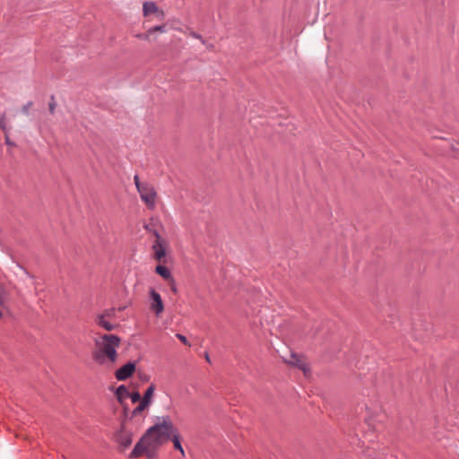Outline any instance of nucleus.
<instances>
[{"instance_id":"nucleus-10","label":"nucleus","mask_w":459,"mask_h":459,"mask_svg":"<svg viewBox=\"0 0 459 459\" xmlns=\"http://www.w3.org/2000/svg\"><path fill=\"white\" fill-rule=\"evenodd\" d=\"M117 442L124 447H128L133 442L132 434L126 430H121L117 436Z\"/></svg>"},{"instance_id":"nucleus-18","label":"nucleus","mask_w":459,"mask_h":459,"mask_svg":"<svg viewBox=\"0 0 459 459\" xmlns=\"http://www.w3.org/2000/svg\"><path fill=\"white\" fill-rule=\"evenodd\" d=\"M133 403H141L142 397L138 392H132L129 394V397Z\"/></svg>"},{"instance_id":"nucleus-16","label":"nucleus","mask_w":459,"mask_h":459,"mask_svg":"<svg viewBox=\"0 0 459 459\" xmlns=\"http://www.w3.org/2000/svg\"><path fill=\"white\" fill-rule=\"evenodd\" d=\"M117 309L115 307L104 309L101 313L97 316H103L104 318L113 320L116 318Z\"/></svg>"},{"instance_id":"nucleus-21","label":"nucleus","mask_w":459,"mask_h":459,"mask_svg":"<svg viewBox=\"0 0 459 459\" xmlns=\"http://www.w3.org/2000/svg\"><path fill=\"white\" fill-rule=\"evenodd\" d=\"M166 30H165V25H160V26H155L152 29H150V32H154V31H160V32H164Z\"/></svg>"},{"instance_id":"nucleus-11","label":"nucleus","mask_w":459,"mask_h":459,"mask_svg":"<svg viewBox=\"0 0 459 459\" xmlns=\"http://www.w3.org/2000/svg\"><path fill=\"white\" fill-rule=\"evenodd\" d=\"M288 362L302 369L305 374L308 371L307 364L295 354H291L290 359Z\"/></svg>"},{"instance_id":"nucleus-25","label":"nucleus","mask_w":459,"mask_h":459,"mask_svg":"<svg viewBox=\"0 0 459 459\" xmlns=\"http://www.w3.org/2000/svg\"><path fill=\"white\" fill-rule=\"evenodd\" d=\"M32 106V102L31 101H29L27 104H25L23 107H22V112L24 114H28L29 113V109L30 108V107Z\"/></svg>"},{"instance_id":"nucleus-26","label":"nucleus","mask_w":459,"mask_h":459,"mask_svg":"<svg viewBox=\"0 0 459 459\" xmlns=\"http://www.w3.org/2000/svg\"><path fill=\"white\" fill-rule=\"evenodd\" d=\"M5 143L9 145H13V143H11V140L9 139L8 135L5 136Z\"/></svg>"},{"instance_id":"nucleus-9","label":"nucleus","mask_w":459,"mask_h":459,"mask_svg":"<svg viewBox=\"0 0 459 459\" xmlns=\"http://www.w3.org/2000/svg\"><path fill=\"white\" fill-rule=\"evenodd\" d=\"M8 300V293L3 287L0 286V318L9 312Z\"/></svg>"},{"instance_id":"nucleus-20","label":"nucleus","mask_w":459,"mask_h":459,"mask_svg":"<svg viewBox=\"0 0 459 459\" xmlns=\"http://www.w3.org/2000/svg\"><path fill=\"white\" fill-rule=\"evenodd\" d=\"M134 184H135V186L137 189H138V186H145L148 184V183H141L140 178L138 175H134Z\"/></svg>"},{"instance_id":"nucleus-2","label":"nucleus","mask_w":459,"mask_h":459,"mask_svg":"<svg viewBox=\"0 0 459 459\" xmlns=\"http://www.w3.org/2000/svg\"><path fill=\"white\" fill-rule=\"evenodd\" d=\"M121 343L119 336L111 333L100 335L95 342L93 359L99 365L113 366L117 359V349Z\"/></svg>"},{"instance_id":"nucleus-23","label":"nucleus","mask_w":459,"mask_h":459,"mask_svg":"<svg viewBox=\"0 0 459 459\" xmlns=\"http://www.w3.org/2000/svg\"><path fill=\"white\" fill-rule=\"evenodd\" d=\"M176 337L178 339H179L184 344L188 345L187 339H186V337L185 335H183L181 333H177Z\"/></svg>"},{"instance_id":"nucleus-13","label":"nucleus","mask_w":459,"mask_h":459,"mask_svg":"<svg viewBox=\"0 0 459 459\" xmlns=\"http://www.w3.org/2000/svg\"><path fill=\"white\" fill-rule=\"evenodd\" d=\"M130 392L126 385H122L117 388L116 395L117 400L122 403L124 400L129 397Z\"/></svg>"},{"instance_id":"nucleus-24","label":"nucleus","mask_w":459,"mask_h":459,"mask_svg":"<svg viewBox=\"0 0 459 459\" xmlns=\"http://www.w3.org/2000/svg\"><path fill=\"white\" fill-rule=\"evenodd\" d=\"M51 100H52V101L49 103V111L51 114H54L55 108H56V102H55L53 96H52Z\"/></svg>"},{"instance_id":"nucleus-4","label":"nucleus","mask_w":459,"mask_h":459,"mask_svg":"<svg viewBox=\"0 0 459 459\" xmlns=\"http://www.w3.org/2000/svg\"><path fill=\"white\" fill-rule=\"evenodd\" d=\"M153 234L156 237L155 242L152 245L153 257L159 262H164L167 254V244L158 231L154 230Z\"/></svg>"},{"instance_id":"nucleus-15","label":"nucleus","mask_w":459,"mask_h":459,"mask_svg":"<svg viewBox=\"0 0 459 459\" xmlns=\"http://www.w3.org/2000/svg\"><path fill=\"white\" fill-rule=\"evenodd\" d=\"M154 390H155L154 385H151L146 389V391H145V393H144L141 402H143V403H145L146 405L149 406V404L151 403L152 397L153 395Z\"/></svg>"},{"instance_id":"nucleus-7","label":"nucleus","mask_w":459,"mask_h":459,"mask_svg":"<svg viewBox=\"0 0 459 459\" xmlns=\"http://www.w3.org/2000/svg\"><path fill=\"white\" fill-rule=\"evenodd\" d=\"M143 13L144 16H148L150 14H156L160 19H163L165 16V13L162 10H160L156 3L154 2H145L143 5Z\"/></svg>"},{"instance_id":"nucleus-3","label":"nucleus","mask_w":459,"mask_h":459,"mask_svg":"<svg viewBox=\"0 0 459 459\" xmlns=\"http://www.w3.org/2000/svg\"><path fill=\"white\" fill-rule=\"evenodd\" d=\"M138 193L142 201L151 210H153L156 206L157 193L154 187L149 184L145 186H138Z\"/></svg>"},{"instance_id":"nucleus-6","label":"nucleus","mask_w":459,"mask_h":459,"mask_svg":"<svg viewBox=\"0 0 459 459\" xmlns=\"http://www.w3.org/2000/svg\"><path fill=\"white\" fill-rule=\"evenodd\" d=\"M134 371L135 363L129 361L121 368H119L118 369H117L115 376L117 380L123 381L130 377Z\"/></svg>"},{"instance_id":"nucleus-17","label":"nucleus","mask_w":459,"mask_h":459,"mask_svg":"<svg viewBox=\"0 0 459 459\" xmlns=\"http://www.w3.org/2000/svg\"><path fill=\"white\" fill-rule=\"evenodd\" d=\"M148 405L141 402L133 411H132V417H136L137 415L141 414Z\"/></svg>"},{"instance_id":"nucleus-19","label":"nucleus","mask_w":459,"mask_h":459,"mask_svg":"<svg viewBox=\"0 0 459 459\" xmlns=\"http://www.w3.org/2000/svg\"><path fill=\"white\" fill-rule=\"evenodd\" d=\"M0 128L2 130H4V132H6V130H7L6 120H5L4 115L0 116Z\"/></svg>"},{"instance_id":"nucleus-5","label":"nucleus","mask_w":459,"mask_h":459,"mask_svg":"<svg viewBox=\"0 0 459 459\" xmlns=\"http://www.w3.org/2000/svg\"><path fill=\"white\" fill-rule=\"evenodd\" d=\"M150 308L156 314V316H160L164 310V305L160 295L152 289L150 290Z\"/></svg>"},{"instance_id":"nucleus-22","label":"nucleus","mask_w":459,"mask_h":459,"mask_svg":"<svg viewBox=\"0 0 459 459\" xmlns=\"http://www.w3.org/2000/svg\"><path fill=\"white\" fill-rule=\"evenodd\" d=\"M169 285H170L171 291L174 293H177L178 289H177V285H176V281H175L174 278H171V280H169Z\"/></svg>"},{"instance_id":"nucleus-12","label":"nucleus","mask_w":459,"mask_h":459,"mask_svg":"<svg viewBox=\"0 0 459 459\" xmlns=\"http://www.w3.org/2000/svg\"><path fill=\"white\" fill-rule=\"evenodd\" d=\"M155 272L161 276L164 280H171L172 274L170 271L164 265L159 264L155 268Z\"/></svg>"},{"instance_id":"nucleus-8","label":"nucleus","mask_w":459,"mask_h":459,"mask_svg":"<svg viewBox=\"0 0 459 459\" xmlns=\"http://www.w3.org/2000/svg\"><path fill=\"white\" fill-rule=\"evenodd\" d=\"M95 323L98 326L108 332L113 331L119 326V324L114 323L110 319L104 318L103 316H96Z\"/></svg>"},{"instance_id":"nucleus-27","label":"nucleus","mask_w":459,"mask_h":459,"mask_svg":"<svg viewBox=\"0 0 459 459\" xmlns=\"http://www.w3.org/2000/svg\"><path fill=\"white\" fill-rule=\"evenodd\" d=\"M195 37L197 38V39H201L200 35H195Z\"/></svg>"},{"instance_id":"nucleus-1","label":"nucleus","mask_w":459,"mask_h":459,"mask_svg":"<svg viewBox=\"0 0 459 459\" xmlns=\"http://www.w3.org/2000/svg\"><path fill=\"white\" fill-rule=\"evenodd\" d=\"M177 431L169 416L159 418L158 422L151 427L145 435L134 446L130 457L136 458L142 455L147 457L154 456L156 449L169 441Z\"/></svg>"},{"instance_id":"nucleus-14","label":"nucleus","mask_w":459,"mask_h":459,"mask_svg":"<svg viewBox=\"0 0 459 459\" xmlns=\"http://www.w3.org/2000/svg\"><path fill=\"white\" fill-rule=\"evenodd\" d=\"M171 439H172V442H173V445H174V448L176 450L179 451L181 453L182 456H185V451H184L183 446L181 445L180 436H179L178 430L172 435Z\"/></svg>"}]
</instances>
